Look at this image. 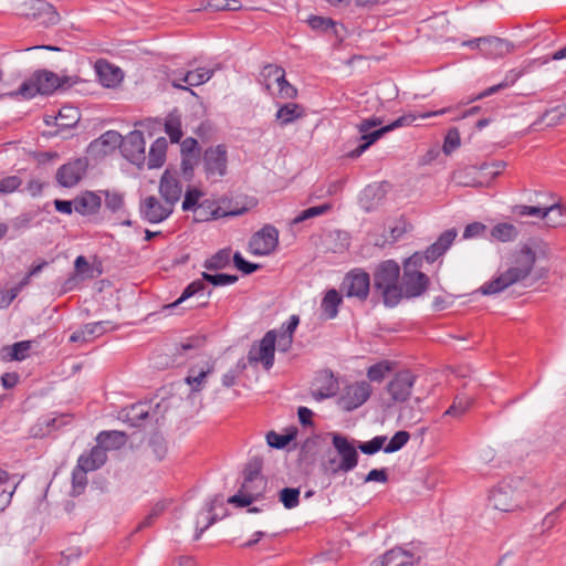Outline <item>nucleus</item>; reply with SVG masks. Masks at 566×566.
<instances>
[{"mask_svg": "<svg viewBox=\"0 0 566 566\" xmlns=\"http://www.w3.org/2000/svg\"><path fill=\"white\" fill-rule=\"evenodd\" d=\"M417 376L408 370H400L394 375L386 386L392 402H405L410 398Z\"/></svg>", "mask_w": 566, "mask_h": 566, "instance_id": "obj_11", "label": "nucleus"}, {"mask_svg": "<svg viewBox=\"0 0 566 566\" xmlns=\"http://www.w3.org/2000/svg\"><path fill=\"white\" fill-rule=\"evenodd\" d=\"M77 82V77L62 76L60 77L52 71L38 70L31 77L24 81L15 92H11L8 95L22 96L23 98H32L36 94L50 95L57 88L66 90Z\"/></svg>", "mask_w": 566, "mask_h": 566, "instance_id": "obj_3", "label": "nucleus"}, {"mask_svg": "<svg viewBox=\"0 0 566 566\" xmlns=\"http://www.w3.org/2000/svg\"><path fill=\"white\" fill-rule=\"evenodd\" d=\"M300 494L298 488H284L279 492V501L285 509L291 510L298 505Z\"/></svg>", "mask_w": 566, "mask_h": 566, "instance_id": "obj_46", "label": "nucleus"}, {"mask_svg": "<svg viewBox=\"0 0 566 566\" xmlns=\"http://www.w3.org/2000/svg\"><path fill=\"white\" fill-rule=\"evenodd\" d=\"M96 72L101 83L105 87H113L123 80V73L119 67L111 65L108 63L98 62L96 65Z\"/></svg>", "mask_w": 566, "mask_h": 566, "instance_id": "obj_29", "label": "nucleus"}, {"mask_svg": "<svg viewBox=\"0 0 566 566\" xmlns=\"http://www.w3.org/2000/svg\"><path fill=\"white\" fill-rule=\"evenodd\" d=\"M422 411L418 407L405 406L400 409L398 419L405 423V426H412L421 421Z\"/></svg>", "mask_w": 566, "mask_h": 566, "instance_id": "obj_51", "label": "nucleus"}, {"mask_svg": "<svg viewBox=\"0 0 566 566\" xmlns=\"http://www.w3.org/2000/svg\"><path fill=\"white\" fill-rule=\"evenodd\" d=\"M276 332L269 331L259 343H253L248 353L250 365L261 364L265 370H270L274 364Z\"/></svg>", "mask_w": 566, "mask_h": 566, "instance_id": "obj_9", "label": "nucleus"}, {"mask_svg": "<svg viewBox=\"0 0 566 566\" xmlns=\"http://www.w3.org/2000/svg\"><path fill=\"white\" fill-rule=\"evenodd\" d=\"M266 442L272 448L283 449L291 442V437L270 431L266 434Z\"/></svg>", "mask_w": 566, "mask_h": 566, "instance_id": "obj_64", "label": "nucleus"}, {"mask_svg": "<svg viewBox=\"0 0 566 566\" xmlns=\"http://www.w3.org/2000/svg\"><path fill=\"white\" fill-rule=\"evenodd\" d=\"M512 212L520 217L534 216L547 219V224L553 228L566 224V208L560 203H553L546 208L516 205L512 208Z\"/></svg>", "mask_w": 566, "mask_h": 566, "instance_id": "obj_8", "label": "nucleus"}, {"mask_svg": "<svg viewBox=\"0 0 566 566\" xmlns=\"http://www.w3.org/2000/svg\"><path fill=\"white\" fill-rule=\"evenodd\" d=\"M165 132L171 143H179L182 137L181 116L177 109L170 112L165 118Z\"/></svg>", "mask_w": 566, "mask_h": 566, "instance_id": "obj_35", "label": "nucleus"}, {"mask_svg": "<svg viewBox=\"0 0 566 566\" xmlns=\"http://www.w3.org/2000/svg\"><path fill=\"white\" fill-rule=\"evenodd\" d=\"M33 340L17 342L11 346H4L1 349V357L4 360H18L21 361L29 356V352L32 348Z\"/></svg>", "mask_w": 566, "mask_h": 566, "instance_id": "obj_30", "label": "nucleus"}, {"mask_svg": "<svg viewBox=\"0 0 566 566\" xmlns=\"http://www.w3.org/2000/svg\"><path fill=\"white\" fill-rule=\"evenodd\" d=\"M105 207L113 213L119 211L124 207V196L120 192L105 190Z\"/></svg>", "mask_w": 566, "mask_h": 566, "instance_id": "obj_56", "label": "nucleus"}, {"mask_svg": "<svg viewBox=\"0 0 566 566\" xmlns=\"http://www.w3.org/2000/svg\"><path fill=\"white\" fill-rule=\"evenodd\" d=\"M159 193L166 203L175 206L182 193V186L177 178V172L166 169L159 182Z\"/></svg>", "mask_w": 566, "mask_h": 566, "instance_id": "obj_21", "label": "nucleus"}, {"mask_svg": "<svg viewBox=\"0 0 566 566\" xmlns=\"http://www.w3.org/2000/svg\"><path fill=\"white\" fill-rule=\"evenodd\" d=\"M213 364L206 363L205 366L200 367L199 376H187L186 382L191 386L192 391H200L206 382V378L213 373Z\"/></svg>", "mask_w": 566, "mask_h": 566, "instance_id": "obj_43", "label": "nucleus"}, {"mask_svg": "<svg viewBox=\"0 0 566 566\" xmlns=\"http://www.w3.org/2000/svg\"><path fill=\"white\" fill-rule=\"evenodd\" d=\"M517 228L509 222H500L491 230V237L500 242H512L518 237Z\"/></svg>", "mask_w": 566, "mask_h": 566, "instance_id": "obj_36", "label": "nucleus"}, {"mask_svg": "<svg viewBox=\"0 0 566 566\" xmlns=\"http://www.w3.org/2000/svg\"><path fill=\"white\" fill-rule=\"evenodd\" d=\"M22 185V179L19 176L12 175L0 178V195L6 196L14 192Z\"/></svg>", "mask_w": 566, "mask_h": 566, "instance_id": "obj_58", "label": "nucleus"}, {"mask_svg": "<svg viewBox=\"0 0 566 566\" xmlns=\"http://www.w3.org/2000/svg\"><path fill=\"white\" fill-rule=\"evenodd\" d=\"M55 119L59 127L72 128L80 120V112L74 106H63Z\"/></svg>", "mask_w": 566, "mask_h": 566, "instance_id": "obj_39", "label": "nucleus"}, {"mask_svg": "<svg viewBox=\"0 0 566 566\" xmlns=\"http://www.w3.org/2000/svg\"><path fill=\"white\" fill-rule=\"evenodd\" d=\"M332 205L331 203H323L321 206H315L307 208L303 211H301L293 220L292 224H298L301 222H304L308 219L322 216L331 211Z\"/></svg>", "mask_w": 566, "mask_h": 566, "instance_id": "obj_44", "label": "nucleus"}, {"mask_svg": "<svg viewBox=\"0 0 566 566\" xmlns=\"http://www.w3.org/2000/svg\"><path fill=\"white\" fill-rule=\"evenodd\" d=\"M489 501L494 509L502 512H512L521 507L523 496L521 492L513 489L510 483L502 482L489 495Z\"/></svg>", "mask_w": 566, "mask_h": 566, "instance_id": "obj_10", "label": "nucleus"}, {"mask_svg": "<svg viewBox=\"0 0 566 566\" xmlns=\"http://www.w3.org/2000/svg\"><path fill=\"white\" fill-rule=\"evenodd\" d=\"M202 192L197 188H190L186 191L185 198L182 201V210L190 211L195 210L200 203L198 202Z\"/></svg>", "mask_w": 566, "mask_h": 566, "instance_id": "obj_61", "label": "nucleus"}, {"mask_svg": "<svg viewBox=\"0 0 566 566\" xmlns=\"http://www.w3.org/2000/svg\"><path fill=\"white\" fill-rule=\"evenodd\" d=\"M18 13L45 27L54 25L60 21L55 8L45 0H27L18 6Z\"/></svg>", "mask_w": 566, "mask_h": 566, "instance_id": "obj_7", "label": "nucleus"}, {"mask_svg": "<svg viewBox=\"0 0 566 566\" xmlns=\"http://www.w3.org/2000/svg\"><path fill=\"white\" fill-rule=\"evenodd\" d=\"M327 434L332 438L335 452L332 450L326 452L319 464L321 471L329 478L353 471L359 459L356 441L338 432H328Z\"/></svg>", "mask_w": 566, "mask_h": 566, "instance_id": "obj_1", "label": "nucleus"}, {"mask_svg": "<svg viewBox=\"0 0 566 566\" xmlns=\"http://www.w3.org/2000/svg\"><path fill=\"white\" fill-rule=\"evenodd\" d=\"M387 440L386 436H376L371 440L366 442H358L357 449L360 450L364 454H375L381 449L384 450V444Z\"/></svg>", "mask_w": 566, "mask_h": 566, "instance_id": "obj_52", "label": "nucleus"}, {"mask_svg": "<svg viewBox=\"0 0 566 566\" xmlns=\"http://www.w3.org/2000/svg\"><path fill=\"white\" fill-rule=\"evenodd\" d=\"M410 439L409 432L405 430L397 431L389 442L384 447V452L394 453L402 449Z\"/></svg>", "mask_w": 566, "mask_h": 566, "instance_id": "obj_50", "label": "nucleus"}, {"mask_svg": "<svg viewBox=\"0 0 566 566\" xmlns=\"http://www.w3.org/2000/svg\"><path fill=\"white\" fill-rule=\"evenodd\" d=\"M101 205V197L92 191H85L74 198V210L82 216L96 213Z\"/></svg>", "mask_w": 566, "mask_h": 566, "instance_id": "obj_27", "label": "nucleus"}, {"mask_svg": "<svg viewBox=\"0 0 566 566\" xmlns=\"http://www.w3.org/2000/svg\"><path fill=\"white\" fill-rule=\"evenodd\" d=\"M86 471L81 469L80 467H75L72 472V483H73V492L76 494H81L86 484H87V478H86Z\"/></svg>", "mask_w": 566, "mask_h": 566, "instance_id": "obj_62", "label": "nucleus"}, {"mask_svg": "<svg viewBox=\"0 0 566 566\" xmlns=\"http://www.w3.org/2000/svg\"><path fill=\"white\" fill-rule=\"evenodd\" d=\"M386 133H388L387 126H381L374 130H367L366 133H359V145L347 153V157L356 159L361 156L373 144L380 139Z\"/></svg>", "mask_w": 566, "mask_h": 566, "instance_id": "obj_26", "label": "nucleus"}, {"mask_svg": "<svg viewBox=\"0 0 566 566\" xmlns=\"http://www.w3.org/2000/svg\"><path fill=\"white\" fill-rule=\"evenodd\" d=\"M148 448L156 460L161 461L167 453V443L159 433H154L148 441Z\"/></svg>", "mask_w": 566, "mask_h": 566, "instance_id": "obj_47", "label": "nucleus"}, {"mask_svg": "<svg viewBox=\"0 0 566 566\" xmlns=\"http://www.w3.org/2000/svg\"><path fill=\"white\" fill-rule=\"evenodd\" d=\"M174 211V207L161 203L155 196L145 198L139 206V212L144 220L149 223H159L166 220Z\"/></svg>", "mask_w": 566, "mask_h": 566, "instance_id": "obj_19", "label": "nucleus"}, {"mask_svg": "<svg viewBox=\"0 0 566 566\" xmlns=\"http://www.w3.org/2000/svg\"><path fill=\"white\" fill-rule=\"evenodd\" d=\"M473 403V400L465 396H457L453 403L446 410L443 416L454 418L461 417Z\"/></svg>", "mask_w": 566, "mask_h": 566, "instance_id": "obj_45", "label": "nucleus"}, {"mask_svg": "<svg viewBox=\"0 0 566 566\" xmlns=\"http://www.w3.org/2000/svg\"><path fill=\"white\" fill-rule=\"evenodd\" d=\"M342 287L346 296L366 301L370 290V276L361 269H354L345 275Z\"/></svg>", "mask_w": 566, "mask_h": 566, "instance_id": "obj_13", "label": "nucleus"}, {"mask_svg": "<svg viewBox=\"0 0 566 566\" xmlns=\"http://www.w3.org/2000/svg\"><path fill=\"white\" fill-rule=\"evenodd\" d=\"M201 277L203 281L210 283L213 286H224L234 284L239 280L238 275L227 273L210 274L207 272H202Z\"/></svg>", "mask_w": 566, "mask_h": 566, "instance_id": "obj_48", "label": "nucleus"}, {"mask_svg": "<svg viewBox=\"0 0 566 566\" xmlns=\"http://www.w3.org/2000/svg\"><path fill=\"white\" fill-rule=\"evenodd\" d=\"M88 167L86 157L75 158L62 165L56 171V181L64 188L76 186L85 175Z\"/></svg>", "mask_w": 566, "mask_h": 566, "instance_id": "obj_16", "label": "nucleus"}, {"mask_svg": "<svg viewBox=\"0 0 566 566\" xmlns=\"http://www.w3.org/2000/svg\"><path fill=\"white\" fill-rule=\"evenodd\" d=\"M512 277L507 274V272H503L501 275L495 277L494 280L486 282L480 287V291L483 295H492L502 292L506 287L515 284V282H511Z\"/></svg>", "mask_w": 566, "mask_h": 566, "instance_id": "obj_37", "label": "nucleus"}, {"mask_svg": "<svg viewBox=\"0 0 566 566\" xmlns=\"http://www.w3.org/2000/svg\"><path fill=\"white\" fill-rule=\"evenodd\" d=\"M566 116V106L558 105L552 109H547L541 117V122L547 120V126H556L562 118Z\"/></svg>", "mask_w": 566, "mask_h": 566, "instance_id": "obj_55", "label": "nucleus"}, {"mask_svg": "<svg viewBox=\"0 0 566 566\" xmlns=\"http://www.w3.org/2000/svg\"><path fill=\"white\" fill-rule=\"evenodd\" d=\"M505 167V161L496 160L493 163H483L481 164L479 169L481 171H484L486 176H490L491 178H496Z\"/></svg>", "mask_w": 566, "mask_h": 566, "instance_id": "obj_63", "label": "nucleus"}, {"mask_svg": "<svg viewBox=\"0 0 566 566\" xmlns=\"http://www.w3.org/2000/svg\"><path fill=\"white\" fill-rule=\"evenodd\" d=\"M202 169L206 179L217 181L228 171V149L223 144L209 146L201 155Z\"/></svg>", "mask_w": 566, "mask_h": 566, "instance_id": "obj_6", "label": "nucleus"}, {"mask_svg": "<svg viewBox=\"0 0 566 566\" xmlns=\"http://www.w3.org/2000/svg\"><path fill=\"white\" fill-rule=\"evenodd\" d=\"M96 442L106 451L117 450L126 444L127 434L118 430L101 431L96 437Z\"/></svg>", "mask_w": 566, "mask_h": 566, "instance_id": "obj_28", "label": "nucleus"}, {"mask_svg": "<svg viewBox=\"0 0 566 566\" xmlns=\"http://www.w3.org/2000/svg\"><path fill=\"white\" fill-rule=\"evenodd\" d=\"M342 303V295L335 289L328 290L321 303V308L325 317L327 319L335 318L338 314V307Z\"/></svg>", "mask_w": 566, "mask_h": 566, "instance_id": "obj_32", "label": "nucleus"}, {"mask_svg": "<svg viewBox=\"0 0 566 566\" xmlns=\"http://www.w3.org/2000/svg\"><path fill=\"white\" fill-rule=\"evenodd\" d=\"M339 389L338 379L333 371L325 369L316 373L313 381L312 397L321 401L334 397Z\"/></svg>", "mask_w": 566, "mask_h": 566, "instance_id": "obj_20", "label": "nucleus"}, {"mask_svg": "<svg viewBox=\"0 0 566 566\" xmlns=\"http://www.w3.org/2000/svg\"><path fill=\"white\" fill-rule=\"evenodd\" d=\"M109 328H115L111 321H99L87 323L81 328L76 329L70 336L71 343H87L106 333Z\"/></svg>", "mask_w": 566, "mask_h": 566, "instance_id": "obj_22", "label": "nucleus"}, {"mask_svg": "<svg viewBox=\"0 0 566 566\" xmlns=\"http://www.w3.org/2000/svg\"><path fill=\"white\" fill-rule=\"evenodd\" d=\"M394 368V364L389 360H381L375 365H371L367 369V377L370 381L381 382L386 375L389 374Z\"/></svg>", "mask_w": 566, "mask_h": 566, "instance_id": "obj_42", "label": "nucleus"}, {"mask_svg": "<svg viewBox=\"0 0 566 566\" xmlns=\"http://www.w3.org/2000/svg\"><path fill=\"white\" fill-rule=\"evenodd\" d=\"M428 285L429 277L423 272L403 270L401 283H399L401 298L418 297L427 291Z\"/></svg>", "mask_w": 566, "mask_h": 566, "instance_id": "obj_18", "label": "nucleus"}, {"mask_svg": "<svg viewBox=\"0 0 566 566\" xmlns=\"http://www.w3.org/2000/svg\"><path fill=\"white\" fill-rule=\"evenodd\" d=\"M199 155L181 154V175L185 180L190 181L195 176V166L200 161Z\"/></svg>", "mask_w": 566, "mask_h": 566, "instance_id": "obj_49", "label": "nucleus"}, {"mask_svg": "<svg viewBox=\"0 0 566 566\" xmlns=\"http://www.w3.org/2000/svg\"><path fill=\"white\" fill-rule=\"evenodd\" d=\"M482 43L481 54L488 59L503 57L514 48L507 40L493 35L482 36Z\"/></svg>", "mask_w": 566, "mask_h": 566, "instance_id": "obj_23", "label": "nucleus"}, {"mask_svg": "<svg viewBox=\"0 0 566 566\" xmlns=\"http://www.w3.org/2000/svg\"><path fill=\"white\" fill-rule=\"evenodd\" d=\"M151 403L137 402L124 409V421L128 422L132 427H145L149 421Z\"/></svg>", "mask_w": 566, "mask_h": 566, "instance_id": "obj_24", "label": "nucleus"}, {"mask_svg": "<svg viewBox=\"0 0 566 566\" xmlns=\"http://www.w3.org/2000/svg\"><path fill=\"white\" fill-rule=\"evenodd\" d=\"M213 75V70L199 67L195 71H188V85L199 86L208 82Z\"/></svg>", "mask_w": 566, "mask_h": 566, "instance_id": "obj_53", "label": "nucleus"}, {"mask_svg": "<svg viewBox=\"0 0 566 566\" xmlns=\"http://www.w3.org/2000/svg\"><path fill=\"white\" fill-rule=\"evenodd\" d=\"M167 140L165 137H158L150 146L147 167L149 169L159 168L164 165L167 151Z\"/></svg>", "mask_w": 566, "mask_h": 566, "instance_id": "obj_31", "label": "nucleus"}, {"mask_svg": "<svg viewBox=\"0 0 566 566\" xmlns=\"http://www.w3.org/2000/svg\"><path fill=\"white\" fill-rule=\"evenodd\" d=\"M145 148L144 134L135 129L124 137L120 153L129 163L140 168L146 163Z\"/></svg>", "mask_w": 566, "mask_h": 566, "instance_id": "obj_14", "label": "nucleus"}, {"mask_svg": "<svg viewBox=\"0 0 566 566\" xmlns=\"http://www.w3.org/2000/svg\"><path fill=\"white\" fill-rule=\"evenodd\" d=\"M124 137L116 130H107L102 134L97 139L90 144L92 150H97L99 154L107 155L113 153L117 147L122 150Z\"/></svg>", "mask_w": 566, "mask_h": 566, "instance_id": "obj_25", "label": "nucleus"}, {"mask_svg": "<svg viewBox=\"0 0 566 566\" xmlns=\"http://www.w3.org/2000/svg\"><path fill=\"white\" fill-rule=\"evenodd\" d=\"M206 336L205 335H193L185 339L176 347V352L178 354H184L189 350L202 348L206 345Z\"/></svg>", "mask_w": 566, "mask_h": 566, "instance_id": "obj_54", "label": "nucleus"}, {"mask_svg": "<svg viewBox=\"0 0 566 566\" xmlns=\"http://www.w3.org/2000/svg\"><path fill=\"white\" fill-rule=\"evenodd\" d=\"M233 264L243 274L249 275L261 268L258 263L247 261L240 252L233 254Z\"/></svg>", "mask_w": 566, "mask_h": 566, "instance_id": "obj_60", "label": "nucleus"}, {"mask_svg": "<svg viewBox=\"0 0 566 566\" xmlns=\"http://www.w3.org/2000/svg\"><path fill=\"white\" fill-rule=\"evenodd\" d=\"M536 261V254L532 248L524 244L512 256V265L506 270L507 274L512 277L511 282H520L526 279Z\"/></svg>", "mask_w": 566, "mask_h": 566, "instance_id": "obj_12", "label": "nucleus"}, {"mask_svg": "<svg viewBox=\"0 0 566 566\" xmlns=\"http://www.w3.org/2000/svg\"><path fill=\"white\" fill-rule=\"evenodd\" d=\"M168 502L166 500L157 502L148 513V515L139 523L138 530L150 526L154 521L163 514L166 510Z\"/></svg>", "mask_w": 566, "mask_h": 566, "instance_id": "obj_59", "label": "nucleus"}, {"mask_svg": "<svg viewBox=\"0 0 566 566\" xmlns=\"http://www.w3.org/2000/svg\"><path fill=\"white\" fill-rule=\"evenodd\" d=\"M262 469L263 459L261 457L250 458L243 470V482L239 492L230 496L228 503L245 507L262 497L268 486V479L262 474Z\"/></svg>", "mask_w": 566, "mask_h": 566, "instance_id": "obj_2", "label": "nucleus"}, {"mask_svg": "<svg viewBox=\"0 0 566 566\" xmlns=\"http://www.w3.org/2000/svg\"><path fill=\"white\" fill-rule=\"evenodd\" d=\"M371 395V387L367 381H357L344 388L339 397V406L352 411L365 403Z\"/></svg>", "mask_w": 566, "mask_h": 566, "instance_id": "obj_17", "label": "nucleus"}, {"mask_svg": "<svg viewBox=\"0 0 566 566\" xmlns=\"http://www.w3.org/2000/svg\"><path fill=\"white\" fill-rule=\"evenodd\" d=\"M458 235L455 228H451L442 232L436 242L429 245L424 253L416 252L409 256L403 263V270L418 271L422 266V262L426 259L428 262H434L438 258L443 255L446 251L451 247Z\"/></svg>", "mask_w": 566, "mask_h": 566, "instance_id": "obj_5", "label": "nucleus"}, {"mask_svg": "<svg viewBox=\"0 0 566 566\" xmlns=\"http://www.w3.org/2000/svg\"><path fill=\"white\" fill-rule=\"evenodd\" d=\"M231 261V249L226 248L219 250L211 258L207 259L203 266L209 271L222 270L229 266Z\"/></svg>", "mask_w": 566, "mask_h": 566, "instance_id": "obj_38", "label": "nucleus"}, {"mask_svg": "<svg viewBox=\"0 0 566 566\" xmlns=\"http://www.w3.org/2000/svg\"><path fill=\"white\" fill-rule=\"evenodd\" d=\"M196 221H207L210 219H217L221 216H237L239 211H231L229 213H220V208H214V202L210 200L202 201L195 210Z\"/></svg>", "mask_w": 566, "mask_h": 566, "instance_id": "obj_33", "label": "nucleus"}, {"mask_svg": "<svg viewBox=\"0 0 566 566\" xmlns=\"http://www.w3.org/2000/svg\"><path fill=\"white\" fill-rule=\"evenodd\" d=\"M206 281L201 280H195L190 284H188L185 290L182 291L181 295L172 303L165 305L164 310L174 308L177 307L179 304L185 302L187 298L198 294L199 292H202L206 289Z\"/></svg>", "mask_w": 566, "mask_h": 566, "instance_id": "obj_40", "label": "nucleus"}, {"mask_svg": "<svg viewBox=\"0 0 566 566\" xmlns=\"http://www.w3.org/2000/svg\"><path fill=\"white\" fill-rule=\"evenodd\" d=\"M520 75H521L520 72L516 73L514 71H511L510 73L506 74L505 78L501 83L484 90L480 94L472 97L470 101L473 102V101L484 98L486 96H490L492 94L500 92L503 88L509 87L510 85H512L516 82V80L520 77Z\"/></svg>", "mask_w": 566, "mask_h": 566, "instance_id": "obj_41", "label": "nucleus"}, {"mask_svg": "<svg viewBox=\"0 0 566 566\" xmlns=\"http://www.w3.org/2000/svg\"><path fill=\"white\" fill-rule=\"evenodd\" d=\"M373 276V287L381 295L385 306L395 307L401 301L399 264L394 260L382 261L375 269Z\"/></svg>", "mask_w": 566, "mask_h": 566, "instance_id": "obj_4", "label": "nucleus"}, {"mask_svg": "<svg viewBox=\"0 0 566 566\" xmlns=\"http://www.w3.org/2000/svg\"><path fill=\"white\" fill-rule=\"evenodd\" d=\"M460 144H461L460 133H459L458 128L452 127L448 130V133L444 137L442 150L446 155H450L460 146Z\"/></svg>", "mask_w": 566, "mask_h": 566, "instance_id": "obj_57", "label": "nucleus"}, {"mask_svg": "<svg viewBox=\"0 0 566 566\" xmlns=\"http://www.w3.org/2000/svg\"><path fill=\"white\" fill-rule=\"evenodd\" d=\"M304 116V108L296 103H287L281 106L276 112V119L281 126H286L293 123L295 119Z\"/></svg>", "mask_w": 566, "mask_h": 566, "instance_id": "obj_34", "label": "nucleus"}, {"mask_svg": "<svg viewBox=\"0 0 566 566\" xmlns=\"http://www.w3.org/2000/svg\"><path fill=\"white\" fill-rule=\"evenodd\" d=\"M279 244V231L274 226L265 224L260 231L255 232L250 239V251L254 255H268L272 253Z\"/></svg>", "mask_w": 566, "mask_h": 566, "instance_id": "obj_15", "label": "nucleus"}]
</instances>
